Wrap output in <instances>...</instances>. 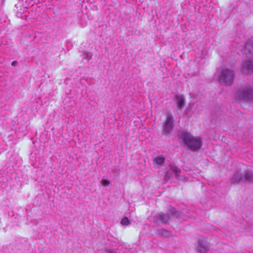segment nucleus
<instances>
[{"label": "nucleus", "mask_w": 253, "mask_h": 253, "mask_svg": "<svg viewBox=\"0 0 253 253\" xmlns=\"http://www.w3.org/2000/svg\"><path fill=\"white\" fill-rule=\"evenodd\" d=\"M121 223L123 226H127L130 224V222L127 217H124L121 222Z\"/></svg>", "instance_id": "14"}, {"label": "nucleus", "mask_w": 253, "mask_h": 253, "mask_svg": "<svg viewBox=\"0 0 253 253\" xmlns=\"http://www.w3.org/2000/svg\"><path fill=\"white\" fill-rule=\"evenodd\" d=\"M174 126V119L170 113L166 114V119L164 123L162 130L166 135H168Z\"/></svg>", "instance_id": "5"}, {"label": "nucleus", "mask_w": 253, "mask_h": 253, "mask_svg": "<svg viewBox=\"0 0 253 253\" xmlns=\"http://www.w3.org/2000/svg\"><path fill=\"white\" fill-rule=\"evenodd\" d=\"M165 161V158L162 155L157 156L154 159V162L158 165L163 164L164 163Z\"/></svg>", "instance_id": "11"}, {"label": "nucleus", "mask_w": 253, "mask_h": 253, "mask_svg": "<svg viewBox=\"0 0 253 253\" xmlns=\"http://www.w3.org/2000/svg\"><path fill=\"white\" fill-rule=\"evenodd\" d=\"M108 253H117L116 251H108Z\"/></svg>", "instance_id": "19"}, {"label": "nucleus", "mask_w": 253, "mask_h": 253, "mask_svg": "<svg viewBox=\"0 0 253 253\" xmlns=\"http://www.w3.org/2000/svg\"><path fill=\"white\" fill-rule=\"evenodd\" d=\"M235 77L234 71L226 67H223L220 72L218 80L220 84L225 85H231Z\"/></svg>", "instance_id": "2"}, {"label": "nucleus", "mask_w": 253, "mask_h": 253, "mask_svg": "<svg viewBox=\"0 0 253 253\" xmlns=\"http://www.w3.org/2000/svg\"><path fill=\"white\" fill-rule=\"evenodd\" d=\"M242 72L244 74L253 73V60L249 59L243 64Z\"/></svg>", "instance_id": "7"}, {"label": "nucleus", "mask_w": 253, "mask_h": 253, "mask_svg": "<svg viewBox=\"0 0 253 253\" xmlns=\"http://www.w3.org/2000/svg\"><path fill=\"white\" fill-rule=\"evenodd\" d=\"M236 96L239 99L249 100L253 99V89L249 84L241 87L236 92Z\"/></svg>", "instance_id": "3"}, {"label": "nucleus", "mask_w": 253, "mask_h": 253, "mask_svg": "<svg viewBox=\"0 0 253 253\" xmlns=\"http://www.w3.org/2000/svg\"><path fill=\"white\" fill-rule=\"evenodd\" d=\"M170 218V216L168 214H161L157 216V219L162 222L166 223L168 222Z\"/></svg>", "instance_id": "9"}, {"label": "nucleus", "mask_w": 253, "mask_h": 253, "mask_svg": "<svg viewBox=\"0 0 253 253\" xmlns=\"http://www.w3.org/2000/svg\"><path fill=\"white\" fill-rule=\"evenodd\" d=\"M209 249V244L207 240L202 237L198 241L197 250L201 253H206Z\"/></svg>", "instance_id": "6"}, {"label": "nucleus", "mask_w": 253, "mask_h": 253, "mask_svg": "<svg viewBox=\"0 0 253 253\" xmlns=\"http://www.w3.org/2000/svg\"><path fill=\"white\" fill-rule=\"evenodd\" d=\"M101 184L104 186H108L110 184V182L108 180H106V179H103L101 181Z\"/></svg>", "instance_id": "16"}, {"label": "nucleus", "mask_w": 253, "mask_h": 253, "mask_svg": "<svg viewBox=\"0 0 253 253\" xmlns=\"http://www.w3.org/2000/svg\"><path fill=\"white\" fill-rule=\"evenodd\" d=\"M159 234L160 235H161L162 236L165 237H169L171 235L170 233L169 232L164 229L160 231L159 232Z\"/></svg>", "instance_id": "13"}, {"label": "nucleus", "mask_w": 253, "mask_h": 253, "mask_svg": "<svg viewBox=\"0 0 253 253\" xmlns=\"http://www.w3.org/2000/svg\"><path fill=\"white\" fill-rule=\"evenodd\" d=\"M171 177V174L169 172H167L166 173V175H165V177L167 179H169Z\"/></svg>", "instance_id": "17"}, {"label": "nucleus", "mask_w": 253, "mask_h": 253, "mask_svg": "<svg viewBox=\"0 0 253 253\" xmlns=\"http://www.w3.org/2000/svg\"><path fill=\"white\" fill-rule=\"evenodd\" d=\"M253 181V174L250 171L246 172L244 175L239 171H236L231 179V182L234 184H238L241 181L252 182Z\"/></svg>", "instance_id": "4"}, {"label": "nucleus", "mask_w": 253, "mask_h": 253, "mask_svg": "<svg viewBox=\"0 0 253 253\" xmlns=\"http://www.w3.org/2000/svg\"><path fill=\"white\" fill-rule=\"evenodd\" d=\"M17 61H13V62H12L11 65H12V66H16V65H17Z\"/></svg>", "instance_id": "18"}, {"label": "nucleus", "mask_w": 253, "mask_h": 253, "mask_svg": "<svg viewBox=\"0 0 253 253\" xmlns=\"http://www.w3.org/2000/svg\"><path fill=\"white\" fill-rule=\"evenodd\" d=\"M170 170L175 174L176 177L178 179H181L179 177L181 170L176 167L171 166L170 169Z\"/></svg>", "instance_id": "10"}, {"label": "nucleus", "mask_w": 253, "mask_h": 253, "mask_svg": "<svg viewBox=\"0 0 253 253\" xmlns=\"http://www.w3.org/2000/svg\"><path fill=\"white\" fill-rule=\"evenodd\" d=\"M179 136L185 145L192 151L198 150L202 146L201 140L194 137L189 132L182 131L180 132Z\"/></svg>", "instance_id": "1"}, {"label": "nucleus", "mask_w": 253, "mask_h": 253, "mask_svg": "<svg viewBox=\"0 0 253 253\" xmlns=\"http://www.w3.org/2000/svg\"><path fill=\"white\" fill-rule=\"evenodd\" d=\"M253 42L251 41H248L245 46L244 53H246V51L247 50L250 54H252V51L250 49V46H253Z\"/></svg>", "instance_id": "12"}, {"label": "nucleus", "mask_w": 253, "mask_h": 253, "mask_svg": "<svg viewBox=\"0 0 253 253\" xmlns=\"http://www.w3.org/2000/svg\"><path fill=\"white\" fill-rule=\"evenodd\" d=\"M175 98L177 104V107L179 109H181L184 106L185 99L182 95H176Z\"/></svg>", "instance_id": "8"}, {"label": "nucleus", "mask_w": 253, "mask_h": 253, "mask_svg": "<svg viewBox=\"0 0 253 253\" xmlns=\"http://www.w3.org/2000/svg\"><path fill=\"white\" fill-rule=\"evenodd\" d=\"M169 213L172 216H177V211L174 208H171L169 210Z\"/></svg>", "instance_id": "15"}]
</instances>
